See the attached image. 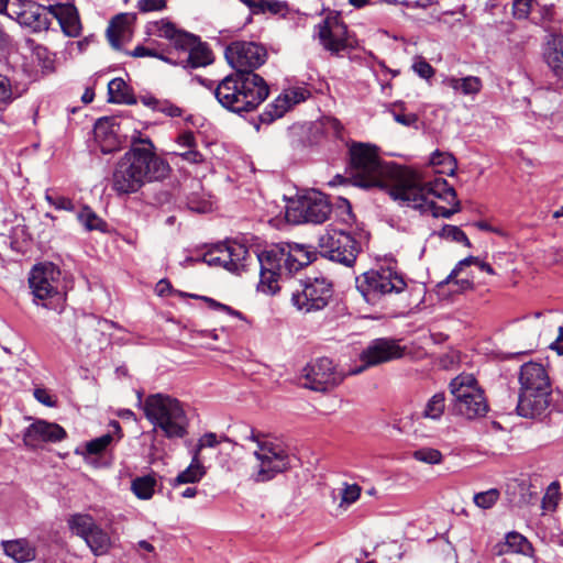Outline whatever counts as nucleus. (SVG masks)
I'll return each instance as SVG.
<instances>
[{
  "instance_id": "2eb2a0df",
  "label": "nucleus",
  "mask_w": 563,
  "mask_h": 563,
  "mask_svg": "<svg viewBox=\"0 0 563 563\" xmlns=\"http://www.w3.org/2000/svg\"><path fill=\"white\" fill-rule=\"evenodd\" d=\"M59 268L51 263L36 264L30 272L29 285L35 299L45 300L59 295Z\"/></svg>"
},
{
  "instance_id": "f704fd0d",
  "label": "nucleus",
  "mask_w": 563,
  "mask_h": 563,
  "mask_svg": "<svg viewBox=\"0 0 563 563\" xmlns=\"http://www.w3.org/2000/svg\"><path fill=\"white\" fill-rule=\"evenodd\" d=\"M544 58L552 71L563 65V35H554L548 43Z\"/></svg>"
},
{
  "instance_id": "cd10ccee",
  "label": "nucleus",
  "mask_w": 563,
  "mask_h": 563,
  "mask_svg": "<svg viewBox=\"0 0 563 563\" xmlns=\"http://www.w3.org/2000/svg\"><path fill=\"white\" fill-rule=\"evenodd\" d=\"M140 101L151 110L163 113L169 118H178L184 113L180 107L168 99H158L151 95H144L140 97Z\"/></svg>"
},
{
  "instance_id": "13d9d810",
  "label": "nucleus",
  "mask_w": 563,
  "mask_h": 563,
  "mask_svg": "<svg viewBox=\"0 0 563 563\" xmlns=\"http://www.w3.org/2000/svg\"><path fill=\"white\" fill-rule=\"evenodd\" d=\"M131 56L139 57V58L140 57H155V58L163 59L165 62H170L169 58L163 56V54H161L157 49L151 48V47H146V46H143V45H137L131 52Z\"/></svg>"
},
{
  "instance_id": "9b49d317",
  "label": "nucleus",
  "mask_w": 563,
  "mask_h": 563,
  "mask_svg": "<svg viewBox=\"0 0 563 563\" xmlns=\"http://www.w3.org/2000/svg\"><path fill=\"white\" fill-rule=\"evenodd\" d=\"M302 387L317 393H328L343 382L344 374L338 369L332 358L321 356L307 363L302 368Z\"/></svg>"
},
{
  "instance_id": "aec40b11",
  "label": "nucleus",
  "mask_w": 563,
  "mask_h": 563,
  "mask_svg": "<svg viewBox=\"0 0 563 563\" xmlns=\"http://www.w3.org/2000/svg\"><path fill=\"white\" fill-rule=\"evenodd\" d=\"M66 438V431L57 423L38 420L32 423L24 433V442L34 444L37 441L58 442Z\"/></svg>"
},
{
  "instance_id": "37998d69",
  "label": "nucleus",
  "mask_w": 563,
  "mask_h": 563,
  "mask_svg": "<svg viewBox=\"0 0 563 563\" xmlns=\"http://www.w3.org/2000/svg\"><path fill=\"white\" fill-rule=\"evenodd\" d=\"M438 235L441 239L462 243L467 247L472 246V243H471L470 239L467 238V235L465 234V232L456 225L444 224L442 227V229L438 232Z\"/></svg>"
},
{
  "instance_id": "603ef678",
  "label": "nucleus",
  "mask_w": 563,
  "mask_h": 563,
  "mask_svg": "<svg viewBox=\"0 0 563 563\" xmlns=\"http://www.w3.org/2000/svg\"><path fill=\"white\" fill-rule=\"evenodd\" d=\"M60 24L67 36L77 37L80 34L81 25L77 15H70L62 20Z\"/></svg>"
},
{
  "instance_id": "774afa93",
  "label": "nucleus",
  "mask_w": 563,
  "mask_h": 563,
  "mask_svg": "<svg viewBox=\"0 0 563 563\" xmlns=\"http://www.w3.org/2000/svg\"><path fill=\"white\" fill-rule=\"evenodd\" d=\"M550 349L555 351L559 355H563V327L559 328V335L555 341L550 344Z\"/></svg>"
},
{
  "instance_id": "412c9836",
  "label": "nucleus",
  "mask_w": 563,
  "mask_h": 563,
  "mask_svg": "<svg viewBox=\"0 0 563 563\" xmlns=\"http://www.w3.org/2000/svg\"><path fill=\"white\" fill-rule=\"evenodd\" d=\"M448 409L454 416L472 420L485 416L488 411V405L484 394H476L461 399V405H459V401L450 402Z\"/></svg>"
},
{
  "instance_id": "a18cd8bd",
  "label": "nucleus",
  "mask_w": 563,
  "mask_h": 563,
  "mask_svg": "<svg viewBox=\"0 0 563 563\" xmlns=\"http://www.w3.org/2000/svg\"><path fill=\"white\" fill-rule=\"evenodd\" d=\"M113 441V435L110 433L102 434L99 438L92 439L86 443V453L90 455L101 454Z\"/></svg>"
},
{
  "instance_id": "4468645a",
  "label": "nucleus",
  "mask_w": 563,
  "mask_h": 563,
  "mask_svg": "<svg viewBox=\"0 0 563 563\" xmlns=\"http://www.w3.org/2000/svg\"><path fill=\"white\" fill-rule=\"evenodd\" d=\"M250 256L249 250L238 242L217 244L203 256V263L209 266H221L229 272L240 273L246 267V260Z\"/></svg>"
},
{
  "instance_id": "4be33fe9",
  "label": "nucleus",
  "mask_w": 563,
  "mask_h": 563,
  "mask_svg": "<svg viewBox=\"0 0 563 563\" xmlns=\"http://www.w3.org/2000/svg\"><path fill=\"white\" fill-rule=\"evenodd\" d=\"M287 258L284 261V268L289 273L297 272L308 266L317 258V251L310 246L298 243H287Z\"/></svg>"
},
{
  "instance_id": "0eeeda50",
  "label": "nucleus",
  "mask_w": 563,
  "mask_h": 563,
  "mask_svg": "<svg viewBox=\"0 0 563 563\" xmlns=\"http://www.w3.org/2000/svg\"><path fill=\"white\" fill-rule=\"evenodd\" d=\"M146 419L168 439H180L187 434V417L180 401L164 394L146 397L143 405Z\"/></svg>"
},
{
  "instance_id": "7ed1b4c3",
  "label": "nucleus",
  "mask_w": 563,
  "mask_h": 563,
  "mask_svg": "<svg viewBox=\"0 0 563 563\" xmlns=\"http://www.w3.org/2000/svg\"><path fill=\"white\" fill-rule=\"evenodd\" d=\"M388 195L400 206H407L426 212V203L430 202L428 196L451 202L449 197L455 198L456 191L446 179L437 177L433 180H423L421 175L412 169H398L396 180L388 188Z\"/></svg>"
},
{
  "instance_id": "4d7b16f0",
  "label": "nucleus",
  "mask_w": 563,
  "mask_h": 563,
  "mask_svg": "<svg viewBox=\"0 0 563 563\" xmlns=\"http://www.w3.org/2000/svg\"><path fill=\"white\" fill-rule=\"evenodd\" d=\"M426 212L431 211L432 217L434 218H444L450 219L453 214H455V210H450V208H445L437 205L435 201L430 200V202L426 203Z\"/></svg>"
},
{
  "instance_id": "4c0bfd02",
  "label": "nucleus",
  "mask_w": 563,
  "mask_h": 563,
  "mask_svg": "<svg viewBox=\"0 0 563 563\" xmlns=\"http://www.w3.org/2000/svg\"><path fill=\"white\" fill-rule=\"evenodd\" d=\"M310 97L311 91L306 86L284 88V113L305 102Z\"/></svg>"
},
{
  "instance_id": "680f3d73",
  "label": "nucleus",
  "mask_w": 563,
  "mask_h": 563,
  "mask_svg": "<svg viewBox=\"0 0 563 563\" xmlns=\"http://www.w3.org/2000/svg\"><path fill=\"white\" fill-rule=\"evenodd\" d=\"M219 442L220 441L218 440V437L216 433H213V432L205 433L199 439L195 453H197L199 455L200 450H202L203 448H214L219 444Z\"/></svg>"
},
{
  "instance_id": "a878e982",
  "label": "nucleus",
  "mask_w": 563,
  "mask_h": 563,
  "mask_svg": "<svg viewBox=\"0 0 563 563\" xmlns=\"http://www.w3.org/2000/svg\"><path fill=\"white\" fill-rule=\"evenodd\" d=\"M20 23L33 29L34 32H41L49 27L51 21L45 9L38 5H32L19 15Z\"/></svg>"
},
{
  "instance_id": "052dcab7",
  "label": "nucleus",
  "mask_w": 563,
  "mask_h": 563,
  "mask_svg": "<svg viewBox=\"0 0 563 563\" xmlns=\"http://www.w3.org/2000/svg\"><path fill=\"white\" fill-rule=\"evenodd\" d=\"M390 112L394 120L404 126H412L418 122V115L416 113L396 112L394 109L390 110Z\"/></svg>"
},
{
  "instance_id": "39448f33",
  "label": "nucleus",
  "mask_w": 563,
  "mask_h": 563,
  "mask_svg": "<svg viewBox=\"0 0 563 563\" xmlns=\"http://www.w3.org/2000/svg\"><path fill=\"white\" fill-rule=\"evenodd\" d=\"M401 167L394 163L384 162L378 155V148L375 145L361 142H352L349 146V163L346 173L352 184L361 188L379 187L385 188V176H393L396 180V174Z\"/></svg>"
},
{
  "instance_id": "f8f14e48",
  "label": "nucleus",
  "mask_w": 563,
  "mask_h": 563,
  "mask_svg": "<svg viewBox=\"0 0 563 563\" xmlns=\"http://www.w3.org/2000/svg\"><path fill=\"white\" fill-rule=\"evenodd\" d=\"M224 55L234 73H254L267 57L266 49L262 45L245 41L229 44Z\"/></svg>"
},
{
  "instance_id": "bf43d9fd",
  "label": "nucleus",
  "mask_w": 563,
  "mask_h": 563,
  "mask_svg": "<svg viewBox=\"0 0 563 563\" xmlns=\"http://www.w3.org/2000/svg\"><path fill=\"white\" fill-rule=\"evenodd\" d=\"M361 496V487L357 484L345 485L342 489V503L351 505Z\"/></svg>"
},
{
  "instance_id": "6e6d98bb",
  "label": "nucleus",
  "mask_w": 563,
  "mask_h": 563,
  "mask_svg": "<svg viewBox=\"0 0 563 563\" xmlns=\"http://www.w3.org/2000/svg\"><path fill=\"white\" fill-rule=\"evenodd\" d=\"M412 69L420 78L426 80L433 77L435 73L434 68L423 58L416 60L412 65Z\"/></svg>"
},
{
  "instance_id": "5fc2aeb1",
  "label": "nucleus",
  "mask_w": 563,
  "mask_h": 563,
  "mask_svg": "<svg viewBox=\"0 0 563 563\" xmlns=\"http://www.w3.org/2000/svg\"><path fill=\"white\" fill-rule=\"evenodd\" d=\"M12 100L11 82L7 76L0 74V107L9 104Z\"/></svg>"
},
{
  "instance_id": "f3484780",
  "label": "nucleus",
  "mask_w": 563,
  "mask_h": 563,
  "mask_svg": "<svg viewBox=\"0 0 563 563\" xmlns=\"http://www.w3.org/2000/svg\"><path fill=\"white\" fill-rule=\"evenodd\" d=\"M406 347L400 346L398 341L391 338H378L372 340L362 351L360 360L363 363L362 368L354 373H360L363 368L376 366L394 360L401 358L405 355Z\"/></svg>"
},
{
  "instance_id": "49530a36",
  "label": "nucleus",
  "mask_w": 563,
  "mask_h": 563,
  "mask_svg": "<svg viewBox=\"0 0 563 563\" xmlns=\"http://www.w3.org/2000/svg\"><path fill=\"white\" fill-rule=\"evenodd\" d=\"M499 492L495 488L486 492H481L474 495V503L477 507L483 509L492 508L498 500Z\"/></svg>"
},
{
  "instance_id": "473e14b6",
  "label": "nucleus",
  "mask_w": 563,
  "mask_h": 563,
  "mask_svg": "<svg viewBox=\"0 0 563 563\" xmlns=\"http://www.w3.org/2000/svg\"><path fill=\"white\" fill-rule=\"evenodd\" d=\"M532 551V545L528 541L526 537H523L521 533L512 531L507 533L506 541L501 545V550L499 553H520L523 555L530 554Z\"/></svg>"
},
{
  "instance_id": "58836bf2",
  "label": "nucleus",
  "mask_w": 563,
  "mask_h": 563,
  "mask_svg": "<svg viewBox=\"0 0 563 563\" xmlns=\"http://www.w3.org/2000/svg\"><path fill=\"white\" fill-rule=\"evenodd\" d=\"M290 145L295 148L305 147L311 143V129L308 123L294 124L288 128Z\"/></svg>"
},
{
  "instance_id": "79ce46f5",
  "label": "nucleus",
  "mask_w": 563,
  "mask_h": 563,
  "mask_svg": "<svg viewBox=\"0 0 563 563\" xmlns=\"http://www.w3.org/2000/svg\"><path fill=\"white\" fill-rule=\"evenodd\" d=\"M95 139L98 143L109 141L117 136L115 122L113 118L99 119L93 128Z\"/></svg>"
},
{
  "instance_id": "1a4fd4ad",
  "label": "nucleus",
  "mask_w": 563,
  "mask_h": 563,
  "mask_svg": "<svg viewBox=\"0 0 563 563\" xmlns=\"http://www.w3.org/2000/svg\"><path fill=\"white\" fill-rule=\"evenodd\" d=\"M355 283L357 290L371 305H377L386 295L400 294L407 287L404 276L389 266L365 272L356 277Z\"/></svg>"
},
{
  "instance_id": "e2e57ef3",
  "label": "nucleus",
  "mask_w": 563,
  "mask_h": 563,
  "mask_svg": "<svg viewBox=\"0 0 563 563\" xmlns=\"http://www.w3.org/2000/svg\"><path fill=\"white\" fill-rule=\"evenodd\" d=\"M33 395L38 402L46 407H54L56 405V400L45 388H35Z\"/></svg>"
},
{
  "instance_id": "6e6552de",
  "label": "nucleus",
  "mask_w": 563,
  "mask_h": 563,
  "mask_svg": "<svg viewBox=\"0 0 563 563\" xmlns=\"http://www.w3.org/2000/svg\"><path fill=\"white\" fill-rule=\"evenodd\" d=\"M292 189L296 190L295 196L284 194V221L321 224L329 219L332 206L324 194L317 190L299 191L296 187Z\"/></svg>"
},
{
  "instance_id": "a211bd4d",
  "label": "nucleus",
  "mask_w": 563,
  "mask_h": 563,
  "mask_svg": "<svg viewBox=\"0 0 563 563\" xmlns=\"http://www.w3.org/2000/svg\"><path fill=\"white\" fill-rule=\"evenodd\" d=\"M247 439L257 442L258 450L254 452V455L258 460V468L253 478L255 482H267L274 478L280 471L282 462V450L278 445L273 444L268 441H260L258 435L251 431Z\"/></svg>"
},
{
  "instance_id": "69168bd1",
  "label": "nucleus",
  "mask_w": 563,
  "mask_h": 563,
  "mask_svg": "<svg viewBox=\"0 0 563 563\" xmlns=\"http://www.w3.org/2000/svg\"><path fill=\"white\" fill-rule=\"evenodd\" d=\"M99 145H100V151L103 154H110L120 148V141L117 135L114 137L109 139V141L100 142Z\"/></svg>"
},
{
  "instance_id": "c03bdc74",
  "label": "nucleus",
  "mask_w": 563,
  "mask_h": 563,
  "mask_svg": "<svg viewBox=\"0 0 563 563\" xmlns=\"http://www.w3.org/2000/svg\"><path fill=\"white\" fill-rule=\"evenodd\" d=\"M412 457L419 462L434 465L442 462L443 455L437 449L421 448L412 452Z\"/></svg>"
},
{
  "instance_id": "6ab92c4d",
  "label": "nucleus",
  "mask_w": 563,
  "mask_h": 563,
  "mask_svg": "<svg viewBox=\"0 0 563 563\" xmlns=\"http://www.w3.org/2000/svg\"><path fill=\"white\" fill-rule=\"evenodd\" d=\"M150 32L156 33L159 37L172 41L175 48L181 49L186 53H188L191 46L196 45L199 40V37L194 34L177 30L172 22L165 20L152 23Z\"/></svg>"
},
{
  "instance_id": "dca6fc26",
  "label": "nucleus",
  "mask_w": 563,
  "mask_h": 563,
  "mask_svg": "<svg viewBox=\"0 0 563 563\" xmlns=\"http://www.w3.org/2000/svg\"><path fill=\"white\" fill-rule=\"evenodd\" d=\"M282 249L264 250L256 254L260 263L257 290L265 295H276L280 290Z\"/></svg>"
},
{
  "instance_id": "c756f323",
  "label": "nucleus",
  "mask_w": 563,
  "mask_h": 563,
  "mask_svg": "<svg viewBox=\"0 0 563 563\" xmlns=\"http://www.w3.org/2000/svg\"><path fill=\"white\" fill-rule=\"evenodd\" d=\"M157 479L155 474L135 477L131 483V490L142 500H148L155 493Z\"/></svg>"
},
{
  "instance_id": "ea45409f",
  "label": "nucleus",
  "mask_w": 563,
  "mask_h": 563,
  "mask_svg": "<svg viewBox=\"0 0 563 563\" xmlns=\"http://www.w3.org/2000/svg\"><path fill=\"white\" fill-rule=\"evenodd\" d=\"M77 218L87 231L98 230L104 232L107 230V223L87 206L78 212Z\"/></svg>"
},
{
  "instance_id": "9d476101",
  "label": "nucleus",
  "mask_w": 563,
  "mask_h": 563,
  "mask_svg": "<svg viewBox=\"0 0 563 563\" xmlns=\"http://www.w3.org/2000/svg\"><path fill=\"white\" fill-rule=\"evenodd\" d=\"M302 289L294 291L291 305L303 313L324 309L333 297V284L323 276H307L300 280Z\"/></svg>"
},
{
  "instance_id": "bb28decb",
  "label": "nucleus",
  "mask_w": 563,
  "mask_h": 563,
  "mask_svg": "<svg viewBox=\"0 0 563 563\" xmlns=\"http://www.w3.org/2000/svg\"><path fill=\"white\" fill-rule=\"evenodd\" d=\"M108 101L112 103L135 104L136 99L133 96L128 84L122 78H114L108 84Z\"/></svg>"
},
{
  "instance_id": "423d86ee",
  "label": "nucleus",
  "mask_w": 563,
  "mask_h": 563,
  "mask_svg": "<svg viewBox=\"0 0 563 563\" xmlns=\"http://www.w3.org/2000/svg\"><path fill=\"white\" fill-rule=\"evenodd\" d=\"M516 411L527 419H541L550 406L551 380L545 367L536 362L521 365Z\"/></svg>"
},
{
  "instance_id": "f257e3e1",
  "label": "nucleus",
  "mask_w": 563,
  "mask_h": 563,
  "mask_svg": "<svg viewBox=\"0 0 563 563\" xmlns=\"http://www.w3.org/2000/svg\"><path fill=\"white\" fill-rule=\"evenodd\" d=\"M169 164L155 154L148 137L133 136L130 150L115 164L111 189L123 197L137 192L145 183L162 181L169 176Z\"/></svg>"
},
{
  "instance_id": "f03ea898",
  "label": "nucleus",
  "mask_w": 563,
  "mask_h": 563,
  "mask_svg": "<svg viewBox=\"0 0 563 563\" xmlns=\"http://www.w3.org/2000/svg\"><path fill=\"white\" fill-rule=\"evenodd\" d=\"M218 102L227 110L242 114L254 111L269 95V88L258 74L231 73L213 89Z\"/></svg>"
},
{
  "instance_id": "393cba45",
  "label": "nucleus",
  "mask_w": 563,
  "mask_h": 563,
  "mask_svg": "<svg viewBox=\"0 0 563 563\" xmlns=\"http://www.w3.org/2000/svg\"><path fill=\"white\" fill-rule=\"evenodd\" d=\"M212 62V52L207 46V44L202 43L199 38L196 45L191 46V48L187 53V57L183 59L180 63L185 68H198L205 67L211 64Z\"/></svg>"
},
{
  "instance_id": "5701e85b",
  "label": "nucleus",
  "mask_w": 563,
  "mask_h": 563,
  "mask_svg": "<svg viewBox=\"0 0 563 563\" xmlns=\"http://www.w3.org/2000/svg\"><path fill=\"white\" fill-rule=\"evenodd\" d=\"M449 388L452 395L451 402L459 401V405H461V399L468 398L476 394H484V391L478 387L477 379L473 374L457 375L450 382Z\"/></svg>"
},
{
  "instance_id": "a19ab883",
  "label": "nucleus",
  "mask_w": 563,
  "mask_h": 563,
  "mask_svg": "<svg viewBox=\"0 0 563 563\" xmlns=\"http://www.w3.org/2000/svg\"><path fill=\"white\" fill-rule=\"evenodd\" d=\"M126 21V15L118 14L110 21L107 29V37L110 44L115 48L120 46V38L125 32Z\"/></svg>"
},
{
  "instance_id": "b1692460",
  "label": "nucleus",
  "mask_w": 563,
  "mask_h": 563,
  "mask_svg": "<svg viewBox=\"0 0 563 563\" xmlns=\"http://www.w3.org/2000/svg\"><path fill=\"white\" fill-rule=\"evenodd\" d=\"M4 553L19 563L35 559V548L26 539L2 541Z\"/></svg>"
},
{
  "instance_id": "7c9ffc66",
  "label": "nucleus",
  "mask_w": 563,
  "mask_h": 563,
  "mask_svg": "<svg viewBox=\"0 0 563 563\" xmlns=\"http://www.w3.org/2000/svg\"><path fill=\"white\" fill-rule=\"evenodd\" d=\"M443 85L452 88L454 91H460L463 95H475L482 88V81L478 77L467 76L464 78L446 77Z\"/></svg>"
},
{
  "instance_id": "e433bc0d",
  "label": "nucleus",
  "mask_w": 563,
  "mask_h": 563,
  "mask_svg": "<svg viewBox=\"0 0 563 563\" xmlns=\"http://www.w3.org/2000/svg\"><path fill=\"white\" fill-rule=\"evenodd\" d=\"M430 164L440 167L439 173L454 176L457 169V161L453 154L435 150L430 157Z\"/></svg>"
},
{
  "instance_id": "c9c22d12",
  "label": "nucleus",
  "mask_w": 563,
  "mask_h": 563,
  "mask_svg": "<svg viewBox=\"0 0 563 563\" xmlns=\"http://www.w3.org/2000/svg\"><path fill=\"white\" fill-rule=\"evenodd\" d=\"M446 398L444 391L435 393L429 400L427 401L421 417L426 419H431L434 421H439L444 413L446 408Z\"/></svg>"
},
{
  "instance_id": "20e7f679",
  "label": "nucleus",
  "mask_w": 563,
  "mask_h": 563,
  "mask_svg": "<svg viewBox=\"0 0 563 563\" xmlns=\"http://www.w3.org/2000/svg\"><path fill=\"white\" fill-rule=\"evenodd\" d=\"M340 208L343 209L341 223H331L327 227L324 233L318 239V253L331 262L353 267L362 252V246L354 234L345 228L355 222L352 206L345 198H340Z\"/></svg>"
},
{
  "instance_id": "864d4df0",
  "label": "nucleus",
  "mask_w": 563,
  "mask_h": 563,
  "mask_svg": "<svg viewBox=\"0 0 563 563\" xmlns=\"http://www.w3.org/2000/svg\"><path fill=\"white\" fill-rule=\"evenodd\" d=\"M533 0H514L512 14L518 20L527 19L531 12Z\"/></svg>"
},
{
  "instance_id": "72a5a7b5",
  "label": "nucleus",
  "mask_w": 563,
  "mask_h": 563,
  "mask_svg": "<svg viewBox=\"0 0 563 563\" xmlns=\"http://www.w3.org/2000/svg\"><path fill=\"white\" fill-rule=\"evenodd\" d=\"M70 531L85 539L98 526L92 516L87 514H74L67 520Z\"/></svg>"
},
{
  "instance_id": "de8ad7c7",
  "label": "nucleus",
  "mask_w": 563,
  "mask_h": 563,
  "mask_svg": "<svg viewBox=\"0 0 563 563\" xmlns=\"http://www.w3.org/2000/svg\"><path fill=\"white\" fill-rule=\"evenodd\" d=\"M279 101H282V95L278 96L272 103H269L260 114L258 120L261 123L271 124L276 119L282 117Z\"/></svg>"
},
{
  "instance_id": "3c124183",
  "label": "nucleus",
  "mask_w": 563,
  "mask_h": 563,
  "mask_svg": "<svg viewBox=\"0 0 563 563\" xmlns=\"http://www.w3.org/2000/svg\"><path fill=\"white\" fill-rule=\"evenodd\" d=\"M245 3L253 13L265 12L269 10L272 12L278 11V3H272L269 0H241Z\"/></svg>"
},
{
  "instance_id": "c85d7f7f",
  "label": "nucleus",
  "mask_w": 563,
  "mask_h": 563,
  "mask_svg": "<svg viewBox=\"0 0 563 563\" xmlns=\"http://www.w3.org/2000/svg\"><path fill=\"white\" fill-rule=\"evenodd\" d=\"M84 540L97 556L107 554L112 547L110 536L100 526H96Z\"/></svg>"
},
{
  "instance_id": "09e8293b",
  "label": "nucleus",
  "mask_w": 563,
  "mask_h": 563,
  "mask_svg": "<svg viewBox=\"0 0 563 563\" xmlns=\"http://www.w3.org/2000/svg\"><path fill=\"white\" fill-rule=\"evenodd\" d=\"M187 208L197 213H205L211 209V203L203 196L192 192L187 197Z\"/></svg>"
},
{
  "instance_id": "2f4dec72",
  "label": "nucleus",
  "mask_w": 563,
  "mask_h": 563,
  "mask_svg": "<svg viewBox=\"0 0 563 563\" xmlns=\"http://www.w3.org/2000/svg\"><path fill=\"white\" fill-rule=\"evenodd\" d=\"M205 466L201 464L198 454L195 453L189 466L176 476L173 485L177 486L181 484L197 483L205 476Z\"/></svg>"
},
{
  "instance_id": "338daca9",
  "label": "nucleus",
  "mask_w": 563,
  "mask_h": 563,
  "mask_svg": "<svg viewBox=\"0 0 563 563\" xmlns=\"http://www.w3.org/2000/svg\"><path fill=\"white\" fill-rule=\"evenodd\" d=\"M180 156L191 164H199L203 161V155L194 147L188 148V151L181 153Z\"/></svg>"
},
{
  "instance_id": "0e129e2a",
  "label": "nucleus",
  "mask_w": 563,
  "mask_h": 563,
  "mask_svg": "<svg viewBox=\"0 0 563 563\" xmlns=\"http://www.w3.org/2000/svg\"><path fill=\"white\" fill-rule=\"evenodd\" d=\"M166 5V0H140L139 10L141 12H151L162 10Z\"/></svg>"
},
{
  "instance_id": "8fccbe9b",
  "label": "nucleus",
  "mask_w": 563,
  "mask_h": 563,
  "mask_svg": "<svg viewBox=\"0 0 563 563\" xmlns=\"http://www.w3.org/2000/svg\"><path fill=\"white\" fill-rule=\"evenodd\" d=\"M45 200L57 210H74V203L69 198L53 194L49 190L45 192Z\"/></svg>"
},
{
  "instance_id": "ddd939ff",
  "label": "nucleus",
  "mask_w": 563,
  "mask_h": 563,
  "mask_svg": "<svg viewBox=\"0 0 563 563\" xmlns=\"http://www.w3.org/2000/svg\"><path fill=\"white\" fill-rule=\"evenodd\" d=\"M313 37L331 55L339 56L350 47L347 42V26L336 14L327 15L314 26Z\"/></svg>"
}]
</instances>
